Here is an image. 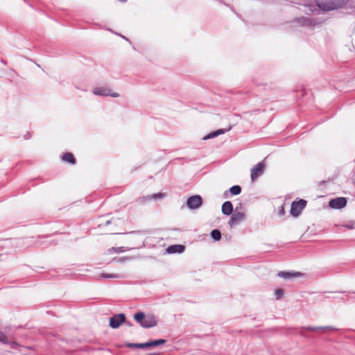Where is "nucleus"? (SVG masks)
Here are the masks:
<instances>
[{
    "mask_svg": "<svg viewBox=\"0 0 355 355\" xmlns=\"http://www.w3.org/2000/svg\"><path fill=\"white\" fill-rule=\"evenodd\" d=\"M348 0H332L331 1L324 3L318 2L315 5L311 3H304L303 5L307 7L308 10H305L306 14L320 13V12H328L346 6Z\"/></svg>",
    "mask_w": 355,
    "mask_h": 355,
    "instance_id": "obj_1",
    "label": "nucleus"
},
{
    "mask_svg": "<svg viewBox=\"0 0 355 355\" xmlns=\"http://www.w3.org/2000/svg\"><path fill=\"white\" fill-rule=\"evenodd\" d=\"M134 320L139 325L145 329H149L155 327L157 324L158 320L153 314H146L144 311H138L133 315Z\"/></svg>",
    "mask_w": 355,
    "mask_h": 355,
    "instance_id": "obj_2",
    "label": "nucleus"
},
{
    "mask_svg": "<svg viewBox=\"0 0 355 355\" xmlns=\"http://www.w3.org/2000/svg\"><path fill=\"white\" fill-rule=\"evenodd\" d=\"M300 329L302 331H299L298 328L297 327H288L286 330L287 334H300L301 336L304 338H309L311 337L309 335L305 334L303 331L306 330L308 331H317L320 330H334L338 331L336 328L332 326H324V327H312V326H306V327H301Z\"/></svg>",
    "mask_w": 355,
    "mask_h": 355,
    "instance_id": "obj_3",
    "label": "nucleus"
},
{
    "mask_svg": "<svg viewBox=\"0 0 355 355\" xmlns=\"http://www.w3.org/2000/svg\"><path fill=\"white\" fill-rule=\"evenodd\" d=\"M307 201L304 199L297 198L291 205L290 214L293 218H297L306 207Z\"/></svg>",
    "mask_w": 355,
    "mask_h": 355,
    "instance_id": "obj_4",
    "label": "nucleus"
},
{
    "mask_svg": "<svg viewBox=\"0 0 355 355\" xmlns=\"http://www.w3.org/2000/svg\"><path fill=\"white\" fill-rule=\"evenodd\" d=\"M125 319L126 315L123 313L114 314L109 318V326L112 329H118L125 322Z\"/></svg>",
    "mask_w": 355,
    "mask_h": 355,
    "instance_id": "obj_5",
    "label": "nucleus"
},
{
    "mask_svg": "<svg viewBox=\"0 0 355 355\" xmlns=\"http://www.w3.org/2000/svg\"><path fill=\"white\" fill-rule=\"evenodd\" d=\"M203 204V199L200 195H193L187 200V207L191 210L199 209Z\"/></svg>",
    "mask_w": 355,
    "mask_h": 355,
    "instance_id": "obj_6",
    "label": "nucleus"
},
{
    "mask_svg": "<svg viewBox=\"0 0 355 355\" xmlns=\"http://www.w3.org/2000/svg\"><path fill=\"white\" fill-rule=\"evenodd\" d=\"M348 198L346 197H336L330 199L328 206L334 209H342L347 206Z\"/></svg>",
    "mask_w": 355,
    "mask_h": 355,
    "instance_id": "obj_7",
    "label": "nucleus"
},
{
    "mask_svg": "<svg viewBox=\"0 0 355 355\" xmlns=\"http://www.w3.org/2000/svg\"><path fill=\"white\" fill-rule=\"evenodd\" d=\"M266 164L264 161H261L251 169L250 178L252 181L256 180L261 174H263Z\"/></svg>",
    "mask_w": 355,
    "mask_h": 355,
    "instance_id": "obj_8",
    "label": "nucleus"
},
{
    "mask_svg": "<svg viewBox=\"0 0 355 355\" xmlns=\"http://www.w3.org/2000/svg\"><path fill=\"white\" fill-rule=\"evenodd\" d=\"M246 218V215L243 212H233L230 215L228 225L230 227L238 225L241 221Z\"/></svg>",
    "mask_w": 355,
    "mask_h": 355,
    "instance_id": "obj_9",
    "label": "nucleus"
},
{
    "mask_svg": "<svg viewBox=\"0 0 355 355\" xmlns=\"http://www.w3.org/2000/svg\"><path fill=\"white\" fill-rule=\"evenodd\" d=\"M277 276L284 279H291L304 276V273L294 270H282L278 272Z\"/></svg>",
    "mask_w": 355,
    "mask_h": 355,
    "instance_id": "obj_10",
    "label": "nucleus"
},
{
    "mask_svg": "<svg viewBox=\"0 0 355 355\" xmlns=\"http://www.w3.org/2000/svg\"><path fill=\"white\" fill-rule=\"evenodd\" d=\"M167 340L166 339L159 338L155 340H148L147 342L141 343V349H150L155 348L159 345L166 344Z\"/></svg>",
    "mask_w": 355,
    "mask_h": 355,
    "instance_id": "obj_11",
    "label": "nucleus"
},
{
    "mask_svg": "<svg viewBox=\"0 0 355 355\" xmlns=\"http://www.w3.org/2000/svg\"><path fill=\"white\" fill-rule=\"evenodd\" d=\"M0 342L3 344L10 346L12 349H17L19 347V344L14 339H10L6 336L2 331H0Z\"/></svg>",
    "mask_w": 355,
    "mask_h": 355,
    "instance_id": "obj_12",
    "label": "nucleus"
},
{
    "mask_svg": "<svg viewBox=\"0 0 355 355\" xmlns=\"http://www.w3.org/2000/svg\"><path fill=\"white\" fill-rule=\"evenodd\" d=\"M186 247L182 244H173L166 248V253L168 254H181L185 251Z\"/></svg>",
    "mask_w": 355,
    "mask_h": 355,
    "instance_id": "obj_13",
    "label": "nucleus"
},
{
    "mask_svg": "<svg viewBox=\"0 0 355 355\" xmlns=\"http://www.w3.org/2000/svg\"><path fill=\"white\" fill-rule=\"evenodd\" d=\"M230 130H231V126H230L227 129H225V128L217 129V130L211 131L209 133H208L207 135H205L203 137L202 139L208 140V139L216 138L220 135H223V134L226 133L227 132L230 131Z\"/></svg>",
    "mask_w": 355,
    "mask_h": 355,
    "instance_id": "obj_14",
    "label": "nucleus"
},
{
    "mask_svg": "<svg viewBox=\"0 0 355 355\" xmlns=\"http://www.w3.org/2000/svg\"><path fill=\"white\" fill-rule=\"evenodd\" d=\"M60 157L64 162L69 164L71 165L76 164L77 162L73 154L70 152L63 153Z\"/></svg>",
    "mask_w": 355,
    "mask_h": 355,
    "instance_id": "obj_15",
    "label": "nucleus"
},
{
    "mask_svg": "<svg viewBox=\"0 0 355 355\" xmlns=\"http://www.w3.org/2000/svg\"><path fill=\"white\" fill-rule=\"evenodd\" d=\"M221 211L225 216H230L234 212L233 205L231 201H225L223 203Z\"/></svg>",
    "mask_w": 355,
    "mask_h": 355,
    "instance_id": "obj_16",
    "label": "nucleus"
},
{
    "mask_svg": "<svg viewBox=\"0 0 355 355\" xmlns=\"http://www.w3.org/2000/svg\"><path fill=\"white\" fill-rule=\"evenodd\" d=\"M110 89L104 87H98L94 89L93 94L99 96H108Z\"/></svg>",
    "mask_w": 355,
    "mask_h": 355,
    "instance_id": "obj_17",
    "label": "nucleus"
},
{
    "mask_svg": "<svg viewBox=\"0 0 355 355\" xmlns=\"http://www.w3.org/2000/svg\"><path fill=\"white\" fill-rule=\"evenodd\" d=\"M309 21H310V18L302 16V17H295L291 21V23L297 22L301 26L310 27Z\"/></svg>",
    "mask_w": 355,
    "mask_h": 355,
    "instance_id": "obj_18",
    "label": "nucleus"
},
{
    "mask_svg": "<svg viewBox=\"0 0 355 355\" xmlns=\"http://www.w3.org/2000/svg\"><path fill=\"white\" fill-rule=\"evenodd\" d=\"M117 347L119 348L126 347L131 349H141V343L125 342L122 344L118 345Z\"/></svg>",
    "mask_w": 355,
    "mask_h": 355,
    "instance_id": "obj_19",
    "label": "nucleus"
},
{
    "mask_svg": "<svg viewBox=\"0 0 355 355\" xmlns=\"http://www.w3.org/2000/svg\"><path fill=\"white\" fill-rule=\"evenodd\" d=\"M210 236L214 241H219L222 238L221 232L218 229H214L210 232Z\"/></svg>",
    "mask_w": 355,
    "mask_h": 355,
    "instance_id": "obj_20",
    "label": "nucleus"
},
{
    "mask_svg": "<svg viewBox=\"0 0 355 355\" xmlns=\"http://www.w3.org/2000/svg\"><path fill=\"white\" fill-rule=\"evenodd\" d=\"M242 191V188L240 185H234L229 189V192L231 196L239 195Z\"/></svg>",
    "mask_w": 355,
    "mask_h": 355,
    "instance_id": "obj_21",
    "label": "nucleus"
},
{
    "mask_svg": "<svg viewBox=\"0 0 355 355\" xmlns=\"http://www.w3.org/2000/svg\"><path fill=\"white\" fill-rule=\"evenodd\" d=\"M324 22V19L322 18L315 17L310 18L309 24L310 26H316L322 24Z\"/></svg>",
    "mask_w": 355,
    "mask_h": 355,
    "instance_id": "obj_22",
    "label": "nucleus"
},
{
    "mask_svg": "<svg viewBox=\"0 0 355 355\" xmlns=\"http://www.w3.org/2000/svg\"><path fill=\"white\" fill-rule=\"evenodd\" d=\"M284 291L283 288H276L275 290V299L277 300H282L284 297Z\"/></svg>",
    "mask_w": 355,
    "mask_h": 355,
    "instance_id": "obj_23",
    "label": "nucleus"
},
{
    "mask_svg": "<svg viewBox=\"0 0 355 355\" xmlns=\"http://www.w3.org/2000/svg\"><path fill=\"white\" fill-rule=\"evenodd\" d=\"M109 31H112V33H114L115 35H118V36L121 37V38H123V40H125V41H127L130 44H131V45H132V49H133L134 50H136L135 46L132 45V42H131V41H130V40L127 37H125V35H122V34H121V33H116V32H114V31H112L110 28H109Z\"/></svg>",
    "mask_w": 355,
    "mask_h": 355,
    "instance_id": "obj_24",
    "label": "nucleus"
},
{
    "mask_svg": "<svg viewBox=\"0 0 355 355\" xmlns=\"http://www.w3.org/2000/svg\"><path fill=\"white\" fill-rule=\"evenodd\" d=\"M150 200V196H146L139 197L137 200V202H138L139 203H140L141 205H144L146 202H148Z\"/></svg>",
    "mask_w": 355,
    "mask_h": 355,
    "instance_id": "obj_25",
    "label": "nucleus"
},
{
    "mask_svg": "<svg viewBox=\"0 0 355 355\" xmlns=\"http://www.w3.org/2000/svg\"><path fill=\"white\" fill-rule=\"evenodd\" d=\"M150 196V200H157L158 199L162 198L164 196H165V195L164 193L159 192V193H154Z\"/></svg>",
    "mask_w": 355,
    "mask_h": 355,
    "instance_id": "obj_26",
    "label": "nucleus"
},
{
    "mask_svg": "<svg viewBox=\"0 0 355 355\" xmlns=\"http://www.w3.org/2000/svg\"><path fill=\"white\" fill-rule=\"evenodd\" d=\"M117 275L116 274H110V273H105L103 272L101 274V277L103 279H111V278H116L117 277Z\"/></svg>",
    "mask_w": 355,
    "mask_h": 355,
    "instance_id": "obj_27",
    "label": "nucleus"
},
{
    "mask_svg": "<svg viewBox=\"0 0 355 355\" xmlns=\"http://www.w3.org/2000/svg\"><path fill=\"white\" fill-rule=\"evenodd\" d=\"M355 222L354 220H351L347 223L342 225L343 227H345L348 230H353L354 229Z\"/></svg>",
    "mask_w": 355,
    "mask_h": 355,
    "instance_id": "obj_28",
    "label": "nucleus"
},
{
    "mask_svg": "<svg viewBox=\"0 0 355 355\" xmlns=\"http://www.w3.org/2000/svg\"><path fill=\"white\" fill-rule=\"evenodd\" d=\"M112 250L117 253H122L125 252L127 250L124 247L112 248Z\"/></svg>",
    "mask_w": 355,
    "mask_h": 355,
    "instance_id": "obj_29",
    "label": "nucleus"
},
{
    "mask_svg": "<svg viewBox=\"0 0 355 355\" xmlns=\"http://www.w3.org/2000/svg\"><path fill=\"white\" fill-rule=\"evenodd\" d=\"M285 209H284V205H282L279 207L278 209V215L279 216H283L285 215Z\"/></svg>",
    "mask_w": 355,
    "mask_h": 355,
    "instance_id": "obj_30",
    "label": "nucleus"
},
{
    "mask_svg": "<svg viewBox=\"0 0 355 355\" xmlns=\"http://www.w3.org/2000/svg\"><path fill=\"white\" fill-rule=\"evenodd\" d=\"M120 95L119 93L117 92H112L111 89L110 90V94L108 96H111V97H113V98H117L119 97Z\"/></svg>",
    "mask_w": 355,
    "mask_h": 355,
    "instance_id": "obj_31",
    "label": "nucleus"
},
{
    "mask_svg": "<svg viewBox=\"0 0 355 355\" xmlns=\"http://www.w3.org/2000/svg\"><path fill=\"white\" fill-rule=\"evenodd\" d=\"M242 208V204L239 203V205L236 207V208L234 209V212H239V210Z\"/></svg>",
    "mask_w": 355,
    "mask_h": 355,
    "instance_id": "obj_32",
    "label": "nucleus"
},
{
    "mask_svg": "<svg viewBox=\"0 0 355 355\" xmlns=\"http://www.w3.org/2000/svg\"><path fill=\"white\" fill-rule=\"evenodd\" d=\"M347 301L352 302H355V296H349L347 299Z\"/></svg>",
    "mask_w": 355,
    "mask_h": 355,
    "instance_id": "obj_33",
    "label": "nucleus"
},
{
    "mask_svg": "<svg viewBox=\"0 0 355 355\" xmlns=\"http://www.w3.org/2000/svg\"><path fill=\"white\" fill-rule=\"evenodd\" d=\"M24 138L25 139H29L31 138V133L27 132L24 135Z\"/></svg>",
    "mask_w": 355,
    "mask_h": 355,
    "instance_id": "obj_34",
    "label": "nucleus"
},
{
    "mask_svg": "<svg viewBox=\"0 0 355 355\" xmlns=\"http://www.w3.org/2000/svg\"><path fill=\"white\" fill-rule=\"evenodd\" d=\"M123 324H125L128 327L133 326V324L132 323V322L126 320H125V322H123Z\"/></svg>",
    "mask_w": 355,
    "mask_h": 355,
    "instance_id": "obj_35",
    "label": "nucleus"
},
{
    "mask_svg": "<svg viewBox=\"0 0 355 355\" xmlns=\"http://www.w3.org/2000/svg\"><path fill=\"white\" fill-rule=\"evenodd\" d=\"M229 193H230L229 190L225 191L223 193L224 198H227L229 197Z\"/></svg>",
    "mask_w": 355,
    "mask_h": 355,
    "instance_id": "obj_36",
    "label": "nucleus"
},
{
    "mask_svg": "<svg viewBox=\"0 0 355 355\" xmlns=\"http://www.w3.org/2000/svg\"><path fill=\"white\" fill-rule=\"evenodd\" d=\"M142 232H144L143 231H132L130 232H126L125 234H136V233H142Z\"/></svg>",
    "mask_w": 355,
    "mask_h": 355,
    "instance_id": "obj_37",
    "label": "nucleus"
},
{
    "mask_svg": "<svg viewBox=\"0 0 355 355\" xmlns=\"http://www.w3.org/2000/svg\"><path fill=\"white\" fill-rule=\"evenodd\" d=\"M112 223V220H107L105 221V226H108V225H110Z\"/></svg>",
    "mask_w": 355,
    "mask_h": 355,
    "instance_id": "obj_38",
    "label": "nucleus"
},
{
    "mask_svg": "<svg viewBox=\"0 0 355 355\" xmlns=\"http://www.w3.org/2000/svg\"><path fill=\"white\" fill-rule=\"evenodd\" d=\"M146 355H162V354L160 352H153V353L148 354Z\"/></svg>",
    "mask_w": 355,
    "mask_h": 355,
    "instance_id": "obj_39",
    "label": "nucleus"
},
{
    "mask_svg": "<svg viewBox=\"0 0 355 355\" xmlns=\"http://www.w3.org/2000/svg\"><path fill=\"white\" fill-rule=\"evenodd\" d=\"M301 94L302 96H304L306 94V90L305 89H302L301 91V94Z\"/></svg>",
    "mask_w": 355,
    "mask_h": 355,
    "instance_id": "obj_40",
    "label": "nucleus"
},
{
    "mask_svg": "<svg viewBox=\"0 0 355 355\" xmlns=\"http://www.w3.org/2000/svg\"><path fill=\"white\" fill-rule=\"evenodd\" d=\"M1 62L3 63V64L6 65L7 64V61L3 60V58H1L0 60Z\"/></svg>",
    "mask_w": 355,
    "mask_h": 355,
    "instance_id": "obj_41",
    "label": "nucleus"
},
{
    "mask_svg": "<svg viewBox=\"0 0 355 355\" xmlns=\"http://www.w3.org/2000/svg\"><path fill=\"white\" fill-rule=\"evenodd\" d=\"M51 244L52 245H57L58 244V241L56 240H53L51 241Z\"/></svg>",
    "mask_w": 355,
    "mask_h": 355,
    "instance_id": "obj_42",
    "label": "nucleus"
},
{
    "mask_svg": "<svg viewBox=\"0 0 355 355\" xmlns=\"http://www.w3.org/2000/svg\"><path fill=\"white\" fill-rule=\"evenodd\" d=\"M40 236V237H42V238H45V239H46V238L50 237V236H51V235H50V234H46V235H42V236Z\"/></svg>",
    "mask_w": 355,
    "mask_h": 355,
    "instance_id": "obj_43",
    "label": "nucleus"
},
{
    "mask_svg": "<svg viewBox=\"0 0 355 355\" xmlns=\"http://www.w3.org/2000/svg\"><path fill=\"white\" fill-rule=\"evenodd\" d=\"M340 300L344 302V303H347L349 301H347V300H345V298L343 297H341Z\"/></svg>",
    "mask_w": 355,
    "mask_h": 355,
    "instance_id": "obj_44",
    "label": "nucleus"
},
{
    "mask_svg": "<svg viewBox=\"0 0 355 355\" xmlns=\"http://www.w3.org/2000/svg\"><path fill=\"white\" fill-rule=\"evenodd\" d=\"M26 4H27V5H28V6H29L31 8H34V6H33V4H31L30 2H28V3H26Z\"/></svg>",
    "mask_w": 355,
    "mask_h": 355,
    "instance_id": "obj_45",
    "label": "nucleus"
},
{
    "mask_svg": "<svg viewBox=\"0 0 355 355\" xmlns=\"http://www.w3.org/2000/svg\"><path fill=\"white\" fill-rule=\"evenodd\" d=\"M327 182H328V181L322 180V181L320 182V184H321V185H322V184H326Z\"/></svg>",
    "mask_w": 355,
    "mask_h": 355,
    "instance_id": "obj_46",
    "label": "nucleus"
},
{
    "mask_svg": "<svg viewBox=\"0 0 355 355\" xmlns=\"http://www.w3.org/2000/svg\"><path fill=\"white\" fill-rule=\"evenodd\" d=\"M24 3H28V1L27 0H23Z\"/></svg>",
    "mask_w": 355,
    "mask_h": 355,
    "instance_id": "obj_47",
    "label": "nucleus"
},
{
    "mask_svg": "<svg viewBox=\"0 0 355 355\" xmlns=\"http://www.w3.org/2000/svg\"><path fill=\"white\" fill-rule=\"evenodd\" d=\"M145 245H145V243H144H144H143V244H142V245H141V247H145Z\"/></svg>",
    "mask_w": 355,
    "mask_h": 355,
    "instance_id": "obj_48",
    "label": "nucleus"
},
{
    "mask_svg": "<svg viewBox=\"0 0 355 355\" xmlns=\"http://www.w3.org/2000/svg\"><path fill=\"white\" fill-rule=\"evenodd\" d=\"M353 293H355V292H352Z\"/></svg>",
    "mask_w": 355,
    "mask_h": 355,
    "instance_id": "obj_49",
    "label": "nucleus"
}]
</instances>
